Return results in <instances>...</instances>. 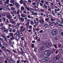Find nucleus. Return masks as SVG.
<instances>
[{"label":"nucleus","mask_w":63,"mask_h":63,"mask_svg":"<svg viewBox=\"0 0 63 63\" xmlns=\"http://www.w3.org/2000/svg\"><path fill=\"white\" fill-rule=\"evenodd\" d=\"M55 11H52V14L53 15V16L55 17H57V16L56 15V13H57V12H58L59 11H60V9L59 8H58L57 9H55Z\"/></svg>","instance_id":"1"},{"label":"nucleus","mask_w":63,"mask_h":63,"mask_svg":"<svg viewBox=\"0 0 63 63\" xmlns=\"http://www.w3.org/2000/svg\"><path fill=\"white\" fill-rule=\"evenodd\" d=\"M58 33V31L56 29H54L52 32V35H56Z\"/></svg>","instance_id":"2"},{"label":"nucleus","mask_w":63,"mask_h":63,"mask_svg":"<svg viewBox=\"0 0 63 63\" xmlns=\"http://www.w3.org/2000/svg\"><path fill=\"white\" fill-rule=\"evenodd\" d=\"M42 60L44 62H46L48 61L49 58L48 57H46L43 58Z\"/></svg>","instance_id":"3"},{"label":"nucleus","mask_w":63,"mask_h":63,"mask_svg":"<svg viewBox=\"0 0 63 63\" xmlns=\"http://www.w3.org/2000/svg\"><path fill=\"white\" fill-rule=\"evenodd\" d=\"M6 15L7 16V17L9 19H11L12 18V16L10 15V14L8 13H6Z\"/></svg>","instance_id":"4"},{"label":"nucleus","mask_w":63,"mask_h":63,"mask_svg":"<svg viewBox=\"0 0 63 63\" xmlns=\"http://www.w3.org/2000/svg\"><path fill=\"white\" fill-rule=\"evenodd\" d=\"M60 58V56L59 55H57L56 56V57H55L54 58V59L56 61V60H57V59H58Z\"/></svg>","instance_id":"5"},{"label":"nucleus","mask_w":63,"mask_h":63,"mask_svg":"<svg viewBox=\"0 0 63 63\" xmlns=\"http://www.w3.org/2000/svg\"><path fill=\"white\" fill-rule=\"evenodd\" d=\"M18 18L20 19L21 22H24V18L22 17H19Z\"/></svg>","instance_id":"6"},{"label":"nucleus","mask_w":63,"mask_h":63,"mask_svg":"<svg viewBox=\"0 0 63 63\" xmlns=\"http://www.w3.org/2000/svg\"><path fill=\"white\" fill-rule=\"evenodd\" d=\"M20 25V23H17V24L15 26L16 28L17 29H18Z\"/></svg>","instance_id":"7"},{"label":"nucleus","mask_w":63,"mask_h":63,"mask_svg":"<svg viewBox=\"0 0 63 63\" xmlns=\"http://www.w3.org/2000/svg\"><path fill=\"white\" fill-rule=\"evenodd\" d=\"M46 52H47L46 53V55L47 56H49L50 55V52H49V51H46Z\"/></svg>","instance_id":"8"},{"label":"nucleus","mask_w":63,"mask_h":63,"mask_svg":"<svg viewBox=\"0 0 63 63\" xmlns=\"http://www.w3.org/2000/svg\"><path fill=\"white\" fill-rule=\"evenodd\" d=\"M39 21L41 24L44 23V20H39Z\"/></svg>","instance_id":"9"},{"label":"nucleus","mask_w":63,"mask_h":63,"mask_svg":"<svg viewBox=\"0 0 63 63\" xmlns=\"http://www.w3.org/2000/svg\"><path fill=\"white\" fill-rule=\"evenodd\" d=\"M3 50V51H7L8 52H10V51L9 50L7 49H6L5 48H4Z\"/></svg>","instance_id":"10"},{"label":"nucleus","mask_w":63,"mask_h":63,"mask_svg":"<svg viewBox=\"0 0 63 63\" xmlns=\"http://www.w3.org/2000/svg\"><path fill=\"white\" fill-rule=\"evenodd\" d=\"M27 22L26 26H29V20H28Z\"/></svg>","instance_id":"11"},{"label":"nucleus","mask_w":63,"mask_h":63,"mask_svg":"<svg viewBox=\"0 0 63 63\" xmlns=\"http://www.w3.org/2000/svg\"><path fill=\"white\" fill-rule=\"evenodd\" d=\"M25 14H22L21 15V16L22 17H26V16H25Z\"/></svg>","instance_id":"12"},{"label":"nucleus","mask_w":63,"mask_h":63,"mask_svg":"<svg viewBox=\"0 0 63 63\" xmlns=\"http://www.w3.org/2000/svg\"><path fill=\"white\" fill-rule=\"evenodd\" d=\"M9 43L10 45H11V47H12L13 46V43L11 41L9 40Z\"/></svg>","instance_id":"13"},{"label":"nucleus","mask_w":63,"mask_h":63,"mask_svg":"<svg viewBox=\"0 0 63 63\" xmlns=\"http://www.w3.org/2000/svg\"><path fill=\"white\" fill-rule=\"evenodd\" d=\"M43 45L45 47H48V45H47V43H44V44Z\"/></svg>","instance_id":"14"},{"label":"nucleus","mask_w":63,"mask_h":63,"mask_svg":"<svg viewBox=\"0 0 63 63\" xmlns=\"http://www.w3.org/2000/svg\"><path fill=\"white\" fill-rule=\"evenodd\" d=\"M45 49V47L44 46H42L41 47V48H40V50H42V51H43Z\"/></svg>","instance_id":"15"},{"label":"nucleus","mask_w":63,"mask_h":63,"mask_svg":"<svg viewBox=\"0 0 63 63\" xmlns=\"http://www.w3.org/2000/svg\"><path fill=\"white\" fill-rule=\"evenodd\" d=\"M45 27V28H47V27H49V26L47 24H46L44 25Z\"/></svg>","instance_id":"16"},{"label":"nucleus","mask_w":63,"mask_h":63,"mask_svg":"<svg viewBox=\"0 0 63 63\" xmlns=\"http://www.w3.org/2000/svg\"><path fill=\"white\" fill-rule=\"evenodd\" d=\"M2 10L4 11H7V8H6L5 7H2Z\"/></svg>","instance_id":"17"},{"label":"nucleus","mask_w":63,"mask_h":63,"mask_svg":"<svg viewBox=\"0 0 63 63\" xmlns=\"http://www.w3.org/2000/svg\"><path fill=\"white\" fill-rule=\"evenodd\" d=\"M2 20L4 21L5 23L6 22V18L4 17H3L2 18Z\"/></svg>","instance_id":"18"},{"label":"nucleus","mask_w":63,"mask_h":63,"mask_svg":"<svg viewBox=\"0 0 63 63\" xmlns=\"http://www.w3.org/2000/svg\"><path fill=\"white\" fill-rule=\"evenodd\" d=\"M21 11H24L25 10V8H24V7H23V6H22L21 7Z\"/></svg>","instance_id":"19"},{"label":"nucleus","mask_w":63,"mask_h":63,"mask_svg":"<svg viewBox=\"0 0 63 63\" xmlns=\"http://www.w3.org/2000/svg\"><path fill=\"white\" fill-rule=\"evenodd\" d=\"M14 39H15V38H14V36H12L11 38H10V40L11 41L13 40H14Z\"/></svg>","instance_id":"20"},{"label":"nucleus","mask_w":63,"mask_h":63,"mask_svg":"<svg viewBox=\"0 0 63 63\" xmlns=\"http://www.w3.org/2000/svg\"><path fill=\"white\" fill-rule=\"evenodd\" d=\"M30 23L31 25H34V22L32 20L31 21Z\"/></svg>","instance_id":"21"},{"label":"nucleus","mask_w":63,"mask_h":63,"mask_svg":"<svg viewBox=\"0 0 63 63\" xmlns=\"http://www.w3.org/2000/svg\"><path fill=\"white\" fill-rule=\"evenodd\" d=\"M47 52L46 51L43 54V56H44V57H46V55H47Z\"/></svg>","instance_id":"22"},{"label":"nucleus","mask_w":63,"mask_h":63,"mask_svg":"<svg viewBox=\"0 0 63 63\" xmlns=\"http://www.w3.org/2000/svg\"><path fill=\"white\" fill-rule=\"evenodd\" d=\"M47 17L48 18H51L52 17V16L51 15H49L47 16Z\"/></svg>","instance_id":"23"},{"label":"nucleus","mask_w":63,"mask_h":63,"mask_svg":"<svg viewBox=\"0 0 63 63\" xmlns=\"http://www.w3.org/2000/svg\"><path fill=\"white\" fill-rule=\"evenodd\" d=\"M9 0H7L5 2V4H8L9 3Z\"/></svg>","instance_id":"24"},{"label":"nucleus","mask_w":63,"mask_h":63,"mask_svg":"<svg viewBox=\"0 0 63 63\" xmlns=\"http://www.w3.org/2000/svg\"><path fill=\"white\" fill-rule=\"evenodd\" d=\"M3 32H8V30L6 29V30H4L3 31Z\"/></svg>","instance_id":"25"},{"label":"nucleus","mask_w":63,"mask_h":63,"mask_svg":"<svg viewBox=\"0 0 63 63\" xmlns=\"http://www.w3.org/2000/svg\"><path fill=\"white\" fill-rule=\"evenodd\" d=\"M5 47H6V45H4V46H2V47L1 49H2V50H3V49L5 48Z\"/></svg>","instance_id":"26"},{"label":"nucleus","mask_w":63,"mask_h":63,"mask_svg":"<svg viewBox=\"0 0 63 63\" xmlns=\"http://www.w3.org/2000/svg\"><path fill=\"white\" fill-rule=\"evenodd\" d=\"M16 6L17 7H18V6H20V5H19V4L18 3H16Z\"/></svg>","instance_id":"27"},{"label":"nucleus","mask_w":63,"mask_h":63,"mask_svg":"<svg viewBox=\"0 0 63 63\" xmlns=\"http://www.w3.org/2000/svg\"><path fill=\"white\" fill-rule=\"evenodd\" d=\"M9 35H10L11 36H14L13 33H9Z\"/></svg>","instance_id":"28"},{"label":"nucleus","mask_w":63,"mask_h":63,"mask_svg":"<svg viewBox=\"0 0 63 63\" xmlns=\"http://www.w3.org/2000/svg\"><path fill=\"white\" fill-rule=\"evenodd\" d=\"M16 12L15 11H13L11 12V14H16Z\"/></svg>","instance_id":"29"},{"label":"nucleus","mask_w":63,"mask_h":63,"mask_svg":"<svg viewBox=\"0 0 63 63\" xmlns=\"http://www.w3.org/2000/svg\"><path fill=\"white\" fill-rule=\"evenodd\" d=\"M14 0H11L10 1V3H14Z\"/></svg>","instance_id":"30"},{"label":"nucleus","mask_w":63,"mask_h":63,"mask_svg":"<svg viewBox=\"0 0 63 63\" xmlns=\"http://www.w3.org/2000/svg\"><path fill=\"white\" fill-rule=\"evenodd\" d=\"M19 12H20V10H17V14L18 15L19 14Z\"/></svg>","instance_id":"31"},{"label":"nucleus","mask_w":63,"mask_h":63,"mask_svg":"<svg viewBox=\"0 0 63 63\" xmlns=\"http://www.w3.org/2000/svg\"><path fill=\"white\" fill-rule=\"evenodd\" d=\"M10 9H11L12 11H14L15 10V9L14 7H11L10 8Z\"/></svg>","instance_id":"32"},{"label":"nucleus","mask_w":63,"mask_h":63,"mask_svg":"<svg viewBox=\"0 0 63 63\" xmlns=\"http://www.w3.org/2000/svg\"><path fill=\"white\" fill-rule=\"evenodd\" d=\"M13 25H12L11 24H9V25H8V26L9 27H12V26H13Z\"/></svg>","instance_id":"33"},{"label":"nucleus","mask_w":63,"mask_h":63,"mask_svg":"<svg viewBox=\"0 0 63 63\" xmlns=\"http://www.w3.org/2000/svg\"><path fill=\"white\" fill-rule=\"evenodd\" d=\"M6 29V28L4 26H3L1 27V29L2 30H4V29Z\"/></svg>","instance_id":"34"},{"label":"nucleus","mask_w":63,"mask_h":63,"mask_svg":"<svg viewBox=\"0 0 63 63\" xmlns=\"http://www.w3.org/2000/svg\"><path fill=\"white\" fill-rule=\"evenodd\" d=\"M29 28L30 29H32V26H29Z\"/></svg>","instance_id":"35"},{"label":"nucleus","mask_w":63,"mask_h":63,"mask_svg":"<svg viewBox=\"0 0 63 63\" xmlns=\"http://www.w3.org/2000/svg\"><path fill=\"white\" fill-rule=\"evenodd\" d=\"M37 48L36 47H35L34 49V51L35 52H37Z\"/></svg>","instance_id":"36"},{"label":"nucleus","mask_w":63,"mask_h":63,"mask_svg":"<svg viewBox=\"0 0 63 63\" xmlns=\"http://www.w3.org/2000/svg\"><path fill=\"white\" fill-rule=\"evenodd\" d=\"M23 6H24V7L25 8H26L27 7V6H26V3H23Z\"/></svg>","instance_id":"37"},{"label":"nucleus","mask_w":63,"mask_h":63,"mask_svg":"<svg viewBox=\"0 0 63 63\" xmlns=\"http://www.w3.org/2000/svg\"><path fill=\"white\" fill-rule=\"evenodd\" d=\"M6 6L7 7H9L10 6V3H6Z\"/></svg>","instance_id":"38"},{"label":"nucleus","mask_w":63,"mask_h":63,"mask_svg":"<svg viewBox=\"0 0 63 63\" xmlns=\"http://www.w3.org/2000/svg\"><path fill=\"white\" fill-rule=\"evenodd\" d=\"M57 15L58 16H59V17H61V16H61V15L60 13H58V14Z\"/></svg>","instance_id":"39"},{"label":"nucleus","mask_w":63,"mask_h":63,"mask_svg":"<svg viewBox=\"0 0 63 63\" xmlns=\"http://www.w3.org/2000/svg\"><path fill=\"white\" fill-rule=\"evenodd\" d=\"M9 6L10 7H14V5L13 4H10L9 5Z\"/></svg>","instance_id":"40"},{"label":"nucleus","mask_w":63,"mask_h":63,"mask_svg":"<svg viewBox=\"0 0 63 63\" xmlns=\"http://www.w3.org/2000/svg\"><path fill=\"white\" fill-rule=\"evenodd\" d=\"M18 33L19 34H22V32L20 31V30H19V31Z\"/></svg>","instance_id":"41"},{"label":"nucleus","mask_w":63,"mask_h":63,"mask_svg":"<svg viewBox=\"0 0 63 63\" xmlns=\"http://www.w3.org/2000/svg\"><path fill=\"white\" fill-rule=\"evenodd\" d=\"M51 8H48V11H51Z\"/></svg>","instance_id":"42"},{"label":"nucleus","mask_w":63,"mask_h":63,"mask_svg":"<svg viewBox=\"0 0 63 63\" xmlns=\"http://www.w3.org/2000/svg\"><path fill=\"white\" fill-rule=\"evenodd\" d=\"M55 41H57L58 40V38H57L56 37H55Z\"/></svg>","instance_id":"43"},{"label":"nucleus","mask_w":63,"mask_h":63,"mask_svg":"<svg viewBox=\"0 0 63 63\" xmlns=\"http://www.w3.org/2000/svg\"><path fill=\"white\" fill-rule=\"evenodd\" d=\"M45 3L46 5H48V2L47 1H45Z\"/></svg>","instance_id":"44"},{"label":"nucleus","mask_w":63,"mask_h":63,"mask_svg":"<svg viewBox=\"0 0 63 63\" xmlns=\"http://www.w3.org/2000/svg\"><path fill=\"white\" fill-rule=\"evenodd\" d=\"M9 53H8V58H10V55L9 54Z\"/></svg>","instance_id":"45"},{"label":"nucleus","mask_w":63,"mask_h":63,"mask_svg":"<svg viewBox=\"0 0 63 63\" xmlns=\"http://www.w3.org/2000/svg\"><path fill=\"white\" fill-rule=\"evenodd\" d=\"M23 13H24V14H27V13L26 12V11L25 10H24V11H23Z\"/></svg>","instance_id":"46"},{"label":"nucleus","mask_w":63,"mask_h":63,"mask_svg":"<svg viewBox=\"0 0 63 63\" xmlns=\"http://www.w3.org/2000/svg\"><path fill=\"white\" fill-rule=\"evenodd\" d=\"M62 32V30H60L59 31V33H61Z\"/></svg>","instance_id":"47"},{"label":"nucleus","mask_w":63,"mask_h":63,"mask_svg":"<svg viewBox=\"0 0 63 63\" xmlns=\"http://www.w3.org/2000/svg\"><path fill=\"white\" fill-rule=\"evenodd\" d=\"M30 12H31V13H32L33 15H34V14L35 13H34V12L33 11H30Z\"/></svg>","instance_id":"48"},{"label":"nucleus","mask_w":63,"mask_h":63,"mask_svg":"<svg viewBox=\"0 0 63 63\" xmlns=\"http://www.w3.org/2000/svg\"><path fill=\"white\" fill-rule=\"evenodd\" d=\"M54 47L55 48H57V45H54Z\"/></svg>","instance_id":"49"},{"label":"nucleus","mask_w":63,"mask_h":63,"mask_svg":"<svg viewBox=\"0 0 63 63\" xmlns=\"http://www.w3.org/2000/svg\"><path fill=\"white\" fill-rule=\"evenodd\" d=\"M13 51L14 52H15V53H17V52H16V51L14 50H13Z\"/></svg>","instance_id":"50"},{"label":"nucleus","mask_w":63,"mask_h":63,"mask_svg":"<svg viewBox=\"0 0 63 63\" xmlns=\"http://www.w3.org/2000/svg\"><path fill=\"white\" fill-rule=\"evenodd\" d=\"M4 39L5 41H8V39H7V38H6V37H5Z\"/></svg>","instance_id":"51"},{"label":"nucleus","mask_w":63,"mask_h":63,"mask_svg":"<svg viewBox=\"0 0 63 63\" xmlns=\"http://www.w3.org/2000/svg\"><path fill=\"white\" fill-rule=\"evenodd\" d=\"M20 4H23V0H21L20 1Z\"/></svg>","instance_id":"52"},{"label":"nucleus","mask_w":63,"mask_h":63,"mask_svg":"<svg viewBox=\"0 0 63 63\" xmlns=\"http://www.w3.org/2000/svg\"><path fill=\"white\" fill-rule=\"evenodd\" d=\"M24 42L25 43V46H26V45H27V42L25 41Z\"/></svg>","instance_id":"53"},{"label":"nucleus","mask_w":63,"mask_h":63,"mask_svg":"<svg viewBox=\"0 0 63 63\" xmlns=\"http://www.w3.org/2000/svg\"><path fill=\"white\" fill-rule=\"evenodd\" d=\"M2 16H5V13H2Z\"/></svg>","instance_id":"54"},{"label":"nucleus","mask_w":63,"mask_h":63,"mask_svg":"<svg viewBox=\"0 0 63 63\" xmlns=\"http://www.w3.org/2000/svg\"><path fill=\"white\" fill-rule=\"evenodd\" d=\"M58 46L59 47H61L62 46V45L61 44H58Z\"/></svg>","instance_id":"55"},{"label":"nucleus","mask_w":63,"mask_h":63,"mask_svg":"<svg viewBox=\"0 0 63 63\" xmlns=\"http://www.w3.org/2000/svg\"><path fill=\"white\" fill-rule=\"evenodd\" d=\"M40 11L42 12H44L45 11V10L43 9H41Z\"/></svg>","instance_id":"56"},{"label":"nucleus","mask_w":63,"mask_h":63,"mask_svg":"<svg viewBox=\"0 0 63 63\" xmlns=\"http://www.w3.org/2000/svg\"><path fill=\"white\" fill-rule=\"evenodd\" d=\"M58 4L59 5V6H61L62 5V4H61V3H60V2H58Z\"/></svg>","instance_id":"57"},{"label":"nucleus","mask_w":63,"mask_h":63,"mask_svg":"<svg viewBox=\"0 0 63 63\" xmlns=\"http://www.w3.org/2000/svg\"><path fill=\"white\" fill-rule=\"evenodd\" d=\"M47 45H48V47H49V46H50V45H51V43H47Z\"/></svg>","instance_id":"58"},{"label":"nucleus","mask_w":63,"mask_h":63,"mask_svg":"<svg viewBox=\"0 0 63 63\" xmlns=\"http://www.w3.org/2000/svg\"><path fill=\"white\" fill-rule=\"evenodd\" d=\"M53 5H54V3H51V6H52V7L53 6Z\"/></svg>","instance_id":"59"},{"label":"nucleus","mask_w":63,"mask_h":63,"mask_svg":"<svg viewBox=\"0 0 63 63\" xmlns=\"http://www.w3.org/2000/svg\"><path fill=\"white\" fill-rule=\"evenodd\" d=\"M45 20L46 21H48L49 20V19H48L47 18H46L45 19Z\"/></svg>","instance_id":"60"},{"label":"nucleus","mask_w":63,"mask_h":63,"mask_svg":"<svg viewBox=\"0 0 63 63\" xmlns=\"http://www.w3.org/2000/svg\"><path fill=\"white\" fill-rule=\"evenodd\" d=\"M43 30H41L40 31H39V32L40 33H43Z\"/></svg>","instance_id":"61"},{"label":"nucleus","mask_w":63,"mask_h":63,"mask_svg":"<svg viewBox=\"0 0 63 63\" xmlns=\"http://www.w3.org/2000/svg\"><path fill=\"white\" fill-rule=\"evenodd\" d=\"M56 20L57 22H60V20L58 19H56Z\"/></svg>","instance_id":"62"},{"label":"nucleus","mask_w":63,"mask_h":63,"mask_svg":"<svg viewBox=\"0 0 63 63\" xmlns=\"http://www.w3.org/2000/svg\"><path fill=\"white\" fill-rule=\"evenodd\" d=\"M4 62L5 63H8V61H7V60H5Z\"/></svg>","instance_id":"63"},{"label":"nucleus","mask_w":63,"mask_h":63,"mask_svg":"<svg viewBox=\"0 0 63 63\" xmlns=\"http://www.w3.org/2000/svg\"><path fill=\"white\" fill-rule=\"evenodd\" d=\"M61 50L63 52V46L61 48Z\"/></svg>","instance_id":"64"}]
</instances>
